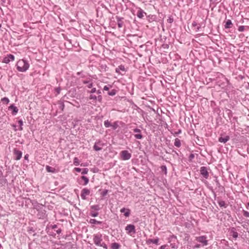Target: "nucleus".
<instances>
[{"label": "nucleus", "instance_id": "nucleus-1", "mask_svg": "<svg viewBox=\"0 0 249 249\" xmlns=\"http://www.w3.org/2000/svg\"><path fill=\"white\" fill-rule=\"evenodd\" d=\"M213 79L216 85L219 87L226 90L230 89L231 86L230 81L222 73L217 72Z\"/></svg>", "mask_w": 249, "mask_h": 249}, {"label": "nucleus", "instance_id": "nucleus-2", "mask_svg": "<svg viewBox=\"0 0 249 249\" xmlns=\"http://www.w3.org/2000/svg\"><path fill=\"white\" fill-rule=\"evenodd\" d=\"M45 231L49 236L55 238L56 234L60 235L62 230L61 227H59V225L51 224L49 223L46 227Z\"/></svg>", "mask_w": 249, "mask_h": 249}, {"label": "nucleus", "instance_id": "nucleus-3", "mask_svg": "<svg viewBox=\"0 0 249 249\" xmlns=\"http://www.w3.org/2000/svg\"><path fill=\"white\" fill-rule=\"evenodd\" d=\"M16 67L18 71L24 72L29 69L30 64L27 59H22L17 62Z\"/></svg>", "mask_w": 249, "mask_h": 249}, {"label": "nucleus", "instance_id": "nucleus-4", "mask_svg": "<svg viewBox=\"0 0 249 249\" xmlns=\"http://www.w3.org/2000/svg\"><path fill=\"white\" fill-rule=\"evenodd\" d=\"M103 235L101 233H98L93 235V241L96 246L103 247L105 249H107V245L103 242Z\"/></svg>", "mask_w": 249, "mask_h": 249}, {"label": "nucleus", "instance_id": "nucleus-5", "mask_svg": "<svg viewBox=\"0 0 249 249\" xmlns=\"http://www.w3.org/2000/svg\"><path fill=\"white\" fill-rule=\"evenodd\" d=\"M168 243H170V246L172 249H177L178 247V242L177 236L174 234L169 236L168 238Z\"/></svg>", "mask_w": 249, "mask_h": 249}, {"label": "nucleus", "instance_id": "nucleus-6", "mask_svg": "<svg viewBox=\"0 0 249 249\" xmlns=\"http://www.w3.org/2000/svg\"><path fill=\"white\" fill-rule=\"evenodd\" d=\"M241 227L237 226L236 227H231L228 229V232L230 236H231L233 239L236 240L238 238L239 234L238 233V231Z\"/></svg>", "mask_w": 249, "mask_h": 249}, {"label": "nucleus", "instance_id": "nucleus-7", "mask_svg": "<svg viewBox=\"0 0 249 249\" xmlns=\"http://www.w3.org/2000/svg\"><path fill=\"white\" fill-rule=\"evenodd\" d=\"M122 123V122L121 121H116L114 122L113 124H111L110 121L107 120L104 121V124L106 128L111 127L113 130H115L118 127H119V124Z\"/></svg>", "mask_w": 249, "mask_h": 249}, {"label": "nucleus", "instance_id": "nucleus-8", "mask_svg": "<svg viewBox=\"0 0 249 249\" xmlns=\"http://www.w3.org/2000/svg\"><path fill=\"white\" fill-rule=\"evenodd\" d=\"M196 240L199 243L202 247L207 246L208 245V237L206 235L196 237Z\"/></svg>", "mask_w": 249, "mask_h": 249}, {"label": "nucleus", "instance_id": "nucleus-9", "mask_svg": "<svg viewBox=\"0 0 249 249\" xmlns=\"http://www.w3.org/2000/svg\"><path fill=\"white\" fill-rule=\"evenodd\" d=\"M36 216L39 219H45L47 218V212L43 207L39 208L36 210Z\"/></svg>", "mask_w": 249, "mask_h": 249}, {"label": "nucleus", "instance_id": "nucleus-10", "mask_svg": "<svg viewBox=\"0 0 249 249\" xmlns=\"http://www.w3.org/2000/svg\"><path fill=\"white\" fill-rule=\"evenodd\" d=\"M120 156L121 160H127L130 159L132 154L128 150H124L120 152Z\"/></svg>", "mask_w": 249, "mask_h": 249}, {"label": "nucleus", "instance_id": "nucleus-11", "mask_svg": "<svg viewBox=\"0 0 249 249\" xmlns=\"http://www.w3.org/2000/svg\"><path fill=\"white\" fill-rule=\"evenodd\" d=\"M214 195V200H216L218 204L219 207L221 208H226L228 204L225 201L222 200L221 197H217L214 191H213Z\"/></svg>", "mask_w": 249, "mask_h": 249}, {"label": "nucleus", "instance_id": "nucleus-12", "mask_svg": "<svg viewBox=\"0 0 249 249\" xmlns=\"http://www.w3.org/2000/svg\"><path fill=\"white\" fill-rule=\"evenodd\" d=\"M105 145V143H104L101 140L98 139L95 142L93 149L95 151H99L102 149V147Z\"/></svg>", "mask_w": 249, "mask_h": 249}, {"label": "nucleus", "instance_id": "nucleus-13", "mask_svg": "<svg viewBox=\"0 0 249 249\" xmlns=\"http://www.w3.org/2000/svg\"><path fill=\"white\" fill-rule=\"evenodd\" d=\"M88 222L91 224L100 225L102 227L100 228L102 229L107 227V225L106 223L103 221H98L95 219H90Z\"/></svg>", "mask_w": 249, "mask_h": 249}, {"label": "nucleus", "instance_id": "nucleus-14", "mask_svg": "<svg viewBox=\"0 0 249 249\" xmlns=\"http://www.w3.org/2000/svg\"><path fill=\"white\" fill-rule=\"evenodd\" d=\"M230 139V136L227 135L225 133H222L220 134L218 138V141L222 143H226Z\"/></svg>", "mask_w": 249, "mask_h": 249}, {"label": "nucleus", "instance_id": "nucleus-15", "mask_svg": "<svg viewBox=\"0 0 249 249\" xmlns=\"http://www.w3.org/2000/svg\"><path fill=\"white\" fill-rule=\"evenodd\" d=\"M125 230L126 231V233L129 235L135 234L136 232L135 225L131 224L127 225L125 227Z\"/></svg>", "mask_w": 249, "mask_h": 249}, {"label": "nucleus", "instance_id": "nucleus-16", "mask_svg": "<svg viewBox=\"0 0 249 249\" xmlns=\"http://www.w3.org/2000/svg\"><path fill=\"white\" fill-rule=\"evenodd\" d=\"M102 93L99 94H91L89 95V99L93 101H98L99 102L101 103L102 101V96L101 95Z\"/></svg>", "mask_w": 249, "mask_h": 249}, {"label": "nucleus", "instance_id": "nucleus-17", "mask_svg": "<svg viewBox=\"0 0 249 249\" xmlns=\"http://www.w3.org/2000/svg\"><path fill=\"white\" fill-rule=\"evenodd\" d=\"M27 199L30 201L33 206V209L36 211L41 207H44V205L38 203L36 199H31L30 198H27Z\"/></svg>", "mask_w": 249, "mask_h": 249}, {"label": "nucleus", "instance_id": "nucleus-18", "mask_svg": "<svg viewBox=\"0 0 249 249\" xmlns=\"http://www.w3.org/2000/svg\"><path fill=\"white\" fill-rule=\"evenodd\" d=\"M200 174L203 178L208 179L209 176L208 168L206 166H201L200 168Z\"/></svg>", "mask_w": 249, "mask_h": 249}, {"label": "nucleus", "instance_id": "nucleus-19", "mask_svg": "<svg viewBox=\"0 0 249 249\" xmlns=\"http://www.w3.org/2000/svg\"><path fill=\"white\" fill-rule=\"evenodd\" d=\"M77 94L76 89L75 88L70 89L67 94L64 96L63 98L69 99V97H75Z\"/></svg>", "mask_w": 249, "mask_h": 249}, {"label": "nucleus", "instance_id": "nucleus-20", "mask_svg": "<svg viewBox=\"0 0 249 249\" xmlns=\"http://www.w3.org/2000/svg\"><path fill=\"white\" fill-rule=\"evenodd\" d=\"M82 83L83 84L87 85V87L88 89H91L93 85V79L91 78V76L87 77L86 80H83Z\"/></svg>", "mask_w": 249, "mask_h": 249}, {"label": "nucleus", "instance_id": "nucleus-21", "mask_svg": "<svg viewBox=\"0 0 249 249\" xmlns=\"http://www.w3.org/2000/svg\"><path fill=\"white\" fill-rule=\"evenodd\" d=\"M133 131L136 133L134 135V136L136 139L141 140L143 138V137L140 129L136 127L133 129Z\"/></svg>", "mask_w": 249, "mask_h": 249}, {"label": "nucleus", "instance_id": "nucleus-22", "mask_svg": "<svg viewBox=\"0 0 249 249\" xmlns=\"http://www.w3.org/2000/svg\"><path fill=\"white\" fill-rule=\"evenodd\" d=\"M90 190L89 189L84 188H83L81 192V197L83 200H86L87 199V196L89 195L90 194Z\"/></svg>", "mask_w": 249, "mask_h": 249}, {"label": "nucleus", "instance_id": "nucleus-23", "mask_svg": "<svg viewBox=\"0 0 249 249\" xmlns=\"http://www.w3.org/2000/svg\"><path fill=\"white\" fill-rule=\"evenodd\" d=\"M126 71L124 66L123 65H121L115 69V72L122 75H124Z\"/></svg>", "mask_w": 249, "mask_h": 249}, {"label": "nucleus", "instance_id": "nucleus-24", "mask_svg": "<svg viewBox=\"0 0 249 249\" xmlns=\"http://www.w3.org/2000/svg\"><path fill=\"white\" fill-rule=\"evenodd\" d=\"M15 59V56L12 54H8L4 57L2 62L8 64L11 61H13Z\"/></svg>", "mask_w": 249, "mask_h": 249}, {"label": "nucleus", "instance_id": "nucleus-25", "mask_svg": "<svg viewBox=\"0 0 249 249\" xmlns=\"http://www.w3.org/2000/svg\"><path fill=\"white\" fill-rule=\"evenodd\" d=\"M8 182L5 176H3L2 171L0 169V185L4 186Z\"/></svg>", "mask_w": 249, "mask_h": 249}, {"label": "nucleus", "instance_id": "nucleus-26", "mask_svg": "<svg viewBox=\"0 0 249 249\" xmlns=\"http://www.w3.org/2000/svg\"><path fill=\"white\" fill-rule=\"evenodd\" d=\"M120 212L123 213L125 217H128L131 214V210L129 208L123 207L120 210Z\"/></svg>", "mask_w": 249, "mask_h": 249}, {"label": "nucleus", "instance_id": "nucleus-27", "mask_svg": "<svg viewBox=\"0 0 249 249\" xmlns=\"http://www.w3.org/2000/svg\"><path fill=\"white\" fill-rule=\"evenodd\" d=\"M13 153L14 155L15 156V159L16 160H19L22 156V151L17 149V148H15L13 150Z\"/></svg>", "mask_w": 249, "mask_h": 249}, {"label": "nucleus", "instance_id": "nucleus-28", "mask_svg": "<svg viewBox=\"0 0 249 249\" xmlns=\"http://www.w3.org/2000/svg\"><path fill=\"white\" fill-rule=\"evenodd\" d=\"M89 182V178L85 176H82L80 177V180L79 181V184L83 185H86Z\"/></svg>", "mask_w": 249, "mask_h": 249}, {"label": "nucleus", "instance_id": "nucleus-29", "mask_svg": "<svg viewBox=\"0 0 249 249\" xmlns=\"http://www.w3.org/2000/svg\"><path fill=\"white\" fill-rule=\"evenodd\" d=\"M9 110H11L13 115H16L18 111V107L15 105L14 104H11L9 107Z\"/></svg>", "mask_w": 249, "mask_h": 249}, {"label": "nucleus", "instance_id": "nucleus-30", "mask_svg": "<svg viewBox=\"0 0 249 249\" xmlns=\"http://www.w3.org/2000/svg\"><path fill=\"white\" fill-rule=\"evenodd\" d=\"M116 19L117 21V25L118 27L119 28H121L123 26V25L124 24V22L123 20L124 19V18L123 17H120L119 16H116Z\"/></svg>", "mask_w": 249, "mask_h": 249}, {"label": "nucleus", "instance_id": "nucleus-31", "mask_svg": "<svg viewBox=\"0 0 249 249\" xmlns=\"http://www.w3.org/2000/svg\"><path fill=\"white\" fill-rule=\"evenodd\" d=\"M159 238L158 237H156L154 239L149 238V239H147L146 241V243L148 245H149L151 243L156 244V245H158L159 244Z\"/></svg>", "mask_w": 249, "mask_h": 249}, {"label": "nucleus", "instance_id": "nucleus-32", "mask_svg": "<svg viewBox=\"0 0 249 249\" xmlns=\"http://www.w3.org/2000/svg\"><path fill=\"white\" fill-rule=\"evenodd\" d=\"M146 15V13L141 8H139L137 13V16L139 18H142L144 17V15Z\"/></svg>", "mask_w": 249, "mask_h": 249}, {"label": "nucleus", "instance_id": "nucleus-33", "mask_svg": "<svg viewBox=\"0 0 249 249\" xmlns=\"http://www.w3.org/2000/svg\"><path fill=\"white\" fill-rule=\"evenodd\" d=\"M233 23L231 19H227L225 21L224 28L226 29L232 28Z\"/></svg>", "mask_w": 249, "mask_h": 249}, {"label": "nucleus", "instance_id": "nucleus-34", "mask_svg": "<svg viewBox=\"0 0 249 249\" xmlns=\"http://www.w3.org/2000/svg\"><path fill=\"white\" fill-rule=\"evenodd\" d=\"M90 90H87V92L88 93H89V95L91 94L96 93V94H99V93H102L101 91L100 90H97L95 88H92Z\"/></svg>", "mask_w": 249, "mask_h": 249}, {"label": "nucleus", "instance_id": "nucleus-35", "mask_svg": "<svg viewBox=\"0 0 249 249\" xmlns=\"http://www.w3.org/2000/svg\"><path fill=\"white\" fill-rule=\"evenodd\" d=\"M45 169L48 173H55L57 172V170L55 168L52 167L49 165H46L45 166Z\"/></svg>", "mask_w": 249, "mask_h": 249}, {"label": "nucleus", "instance_id": "nucleus-36", "mask_svg": "<svg viewBox=\"0 0 249 249\" xmlns=\"http://www.w3.org/2000/svg\"><path fill=\"white\" fill-rule=\"evenodd\" d=\"M230 121V123L232 125V126L234 127V129H235V122H237L238 118L237 117L234 116L232 117L231 118L229 119Z\"/></svg>", "mask_w": 249, "mask_h": 249}, {"label": "nucleus", "instance_id": "nucleus-37", "mask_svg": "<svg viewBox=\"0 0 249 249\" xmlns=\"http://www.w3.org/2000/svg\"><path fill=\"white\" fill-rule=\"evenodd\" d=\"M111 249H120L121 245L117 242H113L111 244Z\"/></svg>", "mask_w": 249, "mask_h": 249}, {"label": "nucleus", "instance_id": "nucleus-38", "mask_svg": "<svg viewBox=\"0 0 249 249\" xmlns=\"http://www.w3.org/2000/svg\"><path fill=\"white\" fill-rule=\"evenodd\" d=\"M174 145L178 148L181 146V141L178 138H177L175 139Z\"/></svg>", "mask_w": 249, "mask_h": 249}, {"label": "nucleus", "instance_id": "nucleus-39", "mask_svg": "<svg viewBox=\"0 0 249 249\" xmlns=\"http://www.w3.org/2000/svg\"><path fill=\"white\" fill-rule=\"evenodd\" d=\"M90 207L91 210H94L97 212H98L101 209L100 206L98 204L91 205Z\"/></svg>", "mask_w": 249, "mask_h": 249}, {"label": "nucleus", "instance_id": "nucleus-40", "mask_svg": "<svg viewBox=\"0 0 249 249\" xmlns=\"http://www.w3.org/2000/svg\"><path fill=\"white\" fill-rule=\"evenodd\" d=\"M246 29L249 30V26L240 25L238 26V30L239 32H244Z\"/></svg>", "mask_w": 249, "mask_h": 249}, {"label": "nucleus", "instance_id": "nucleus-41", "mask_svg": "<svg viewBox=\"0 0 249 249\" xmlns=\"http://www.w3.org/2000/svg\"><path fill=\"white\" fill-rule=\"evenodd\" d=\"M225 112L227 113L229 119L232 118V117L233 116V113L231 109L228 108H225Z\"/></svg>", "mask_w": 249, "mask_h": 249}, {"label": "nucleus", "instance_id": "nucleus-42", "mask_svg": "<svg viewBox=\"0 0 249 249\" xmlns=\"http://www.w3.org/2000/svg\"><path fill=\"white\" fill-rule=\"evenodd\" d=\"M161 171L163 173V174L166 176L167 174V167L165 165H162L160 167Z\"/></svg>", "mask_w": 249, "mask_h": 249}, {"label": "nucleus", "instance_id": "nucleus-43", "mask_svg": "<svg viewBox=\"0 0 249 249\" xmlns=\"http://www.w3.org/2000/svg\"><path fill=\"white\" fill-rule=\"evenodd\" d=\"M58 104L59 105L58 107L59 109H60L62 111H63L65 108V104L64 102L62 101L61 100L59 101Z\"/></svg>", "mask_w": 249, "mask_h": 249}, {"label": "nucleus", "instance_id": "nucleus-44", "mask_svg": "<svg viewBox=\"0 0 249 249\" xmlns=\"http://www.w3.org/2000/svg\"><path fill=\"white\" fill-rule=\"evenodd\" d=\"M99 215L98 212L97 211H93L92 210H90L89 212V215L93 217H96Z\"/></svg>", "mask_w": 249, "mask_h": 249}, {"label": "nucleus", "instance_id": "nucleus-45", "mask_svg": "<svg viewBox=\"0 0 249 249\" xmlns=\"http://www.w3.org/2000/svg\"><path fill=\"white\" fill-rule=\"evenodd\" d=\"M18 124L19 125L18 130L22 131L23 130L22 126L23 125V122L21 119H18Z\"/></svg>", "mask_w": 249, "mask_h": 249}, {"label": "nucleus", "instance_id": "nucleus-46", "mask_svg": "<svg viewBox=\"0 0 249 249\" xmlns=\"http://www.w3.org/2000/svg\"><path fill=\"white\" fill-rule=\"evenodd\" d=\"M65 247L68 248L69 249H72L74 248V245L72 244L71 242H67L65 244Z\"/></svg>", "mask_w": 249, "mask_h": 249}, {"label": "nucleus", "instance_id": "nucleus-47", "mask_svg": "<svg viewBox=\"0 0 249 249\" xmlns=\"http://www.w3.org/2000/svg\"><path fill=\"white\" fill-rule=\"evenodd\" d=\"M117 93V90L115 89H112L111 90L108 91L107 94L109 96H114Z\"/></svg>", "mask_w": 249, "mask_h": 249}, {"label": "nucleus", "instance_id": "nucleus-48", "mask_svg": "<svg viewBox=\"0 0 249 249\" xmlns=\"http://www.w3.org/2000/svg\"><path fill=\"white\" fill-rule=\"evenodd\" d=\"M1 101L3 103V104H5V105L8 104L10 102L8 98H7L6 97H4L1 98Z\"/></svg>", "mask_w": 249, "mask_h": 249}, {"label": "nucleus", "instance_id": "nucleus-49", "mask_svg": "<svg viewBox=\"0 0 249 249\" xmlns=\"http://www.w3.org/2000/svg\"><path fill=\"white\" fill-rule=\"evenodd\" d=\"M73 164L78 166L80 164V161L77 157H74L73 160Z\"/></svg>", "mask_w": 249, "mask_h": 249}, {"label": "nucleus", "instance_id": "nucleus-50", "mask_svg": "<svg viewBox=\"0 0 249 249\" xmlns=\"http://www.w3.org/2000/svg\"><path fill=\"white\" fill-rule=\"evenodd\" d=\"M147 20L149 22H152V21H154L155 19V16L153 15H148L146 16Z\"/></svg>", "mask_w": 249, "mask_h": 249}, {"label": "nucleus", "instance_id": "nucleus-51", "mask_svg": "<svg viewBox=\"0 0 249 249\" xmlns=\"http://www.w3.org/2000/svg\"><path fill=\"white\" fill-rule=\"evenodd\" d=\"M108 193V190L107 189H104L103 191L100 193L102 197H105L107 195Z\"/></svg>", "mask_w": 249, "mask_h": 249}, {"label": "nucleus", "instance_id": "nucleus-52", "mask_svg": "<svg viewBox=\"0 0 249 249\" xmlns=\"http://www.w3.org/2000/svg\"><path fill=\"white\" fill-rule=\"evenodd\" d=\"M27 231L29 233H32V232H34L35 230L33 227H28L27 228Z\"/></svg>", "mask_w": 249, "mask_h": 249}, {"label": "nucleus", "instance_id": "nucleus-53", "mask_svg": "<svg viewBox=\"0 0 249 249\" xmlns=\"http://www.w3.org/2000/svg\"><path fill=\"white\" fill-rule=\"evenodd\" d=\"M112 87V86L111 85H105L104 87L103 90L106 91H109L110 88Z\"/></svg>", "mask_w": 249, "mask_h": 249}, {"label": "nucleus", "instance_id": "nucleus-54", "mask_svg": "<svg viewBox=\"0 0 249 249\" xmlns=\"http://www.w3.org/2000/svg\"><path fill=\"white\" fill-rule=\"evenodd\" d=\"M76 74L78 76H80L82 78H86V75L82 71L77 72Z\"/></svg>", "mask_w": 249, "mask_h": 249}, {"label": "nucleus", "instance_id": "nucleus-55", "mask_svg": "<svg viewBox=\"0 0 249 249\" xmlns=\"http://www.w3.org/2000/svg\"><path fill=\"white\" fill-rule=\"evenodd\" d=\"M195 158V154H193V153H191L190 154L189 157H188V160L190 161V162H192L193 161V160Z\"/></svg>", "mask_w": 249, "mask_h": 249}, {"label": "nucleus", "instance_id": "nucleus-56", "mask_svg": "<svg viewBox=\"0 0 249 249\" xmlns=\"http://www.w3.org/2000/svg\"><path fill=\"white\" fill-rule=\"evenodd\" d=\"M88 171H89V169L87 168H85L82 169L81 174L82 175L87 174L88 173Z\"/></svg>", "mask_w": 249, "mask_h": 249}, {"label": "nucleus", "instance_id": "nucleus-57", "mask_svg": "<svg viewBox=\"0 0 249 249\" xmlns=\"http://www.w3.org/2000/svg\"><path fill=\"white\" fill-rule=\"evenodd\" d=\"M61 88L60 87H56V88H54V91L56 92V95H58L59 94H60V91H61Z\"/></svg>", "mask_w": 249, "mask_h": 249}, {"label": "nucleus", "instance_id": "nucleus-58", "mask_svg": "<svg viewBox=\"0 0 249 249\" xmlns=\"http://www.w3.org/2000/svg\"><path fill=\"white\" fill-rule=\"evenodd\" d=\"M202 25V23L198 24V25L195 27V31L196 32H198L200 31V29Z\"/></svg>", "mask_w": 249, "mask_h": 249}, {"label": "nucleus", "instance_id": "nucleus-59", "mask_svg": "<svg viewBox=\"0 0 249 249\" xmlns=\"http://www.w3.org/2000/svg\"><path fill=\"white\" fill-rule=\"evenodd\" d=\"M243 214L245 217H249V212L243 210Z\"/></svg>", "mask_w": 249, "mask_h": 249}, {"label": "nucleus", "instance_id": "nucleus-60", "mask_svg": "<svg viewBox=\"0 0 249 249\" xmlns=\"http://www.w3.org/2000/svg\"><path fill=\"white\" fill-rule=\"evenodd\" d=\"M174 21V18L172 16H170L168 17V18L167 19V22L169 23H172Z\"/></svg>", "mask_w": 249, "mask_h": 249}, {"label": "nucleus", "instance_id": "nucleus-61", "mask_svg": "<svg viewBox=\"0 0 249 249\" xmlns=\"http://www.w3.org/2000/svg\"><path fill=\"white\" fill-rule=\"evenodd\" d=\"M181 133V130L180 129H178L177 131L175 132V133L173 134V135L174 136H177L178 135L180 134Z\"/></svg>", "mask_w": 249, "mask_h": 249}, {"label": "nucleus", "instance_id": "nucleus-62", "mask_svg": "<svg viewBox=\"0 0 249 249\" xmlns=\"http://www.w3.org/2000/svg\"><path fill=\"white\" fill-rule=\"evenodd\" d=\"M11 126L13 128V129L15 131H17L18 130V129H17V125L13 124H11Z\"/></svg>", "mask_w": 249, "mask_h": 249}, {"label": "nucleus", "instance_id": "nucleus-63", "mask_svg": "<svg viewBox=\"0 0 249 249\" xmlns=\"http://www.w3.org/2000/svg\"><path fill=\"white\" fill-rule=\"evenodd\" d=\"M74 171H75L76 172L79 173V172H81L82 169L80 168H79V167H75L74 168Z\"/></svg>", "mask_w": 249, "mask_h": 249}, {"label": "nucleus", "instance_id": "nucleus-64", "mask_svg": "<svg viewBox=\"0 0 249 249\" xmlns=\"http://www.w3.org/2000/svg\"><path fill=\"white\" fill-rule=\"evenodd\" d=\"M169 246L167 244H165L161 245L160 248L159 249H165V248L168 247Z\"/></svg>", "mask_w": 249, "mask_h": 249}]
</instances>
